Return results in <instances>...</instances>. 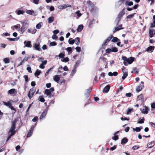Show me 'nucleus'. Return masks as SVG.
<instances>
[{
    "instance_id": "obj_58",
    "label": "nucleus",
    "mask_w": 155,
    "mask_h": 155,
    "mask_svg": "<svg viewBox=\"0 0 155 155\" xmlns=\"http://www.w3.org/2000/svg\"><path fill=\"white\" fill-rule=\"evenodd\" d=\"M120 119L122 120H129V118H127L126 117H121Z\"/></svg>"
},
{
    "instance_id": "obj_49",
    "label": "nucleus",
    "mask_w": 155,
    "mask_h": 155,
    "mask_svg": "<svg viewBox=\"0 0 155 155\" xmlns=\"http://www.w3.org/2000/svg\"><path fill=\"white\" fill-rule=\"evenodd\" d=\"M144 118H143L141 119L140 120L138 121L137 122V123L138 124H143L144 123Z\"/></svg>"
},
{
    "instance_id": "obj_2",
    "label": "nucleus",
    "mask_w": 155,
    "mask_h": 155,
    "mask_svg": "<svg viewBox=\"0 0 155 155\" xmlns=\"http://www.w3.org/2000/svg\"><path fill=\"white\" fill-rule=\"evenodd\" d=\"M3 103L6 106L10 108L12 110H13L14 112L12 113L13 114H15L16 111V109L12 106V103L10 102V101H9L8 102L5 101H3Z\"/></svg>"
},
{
    "instance_id": "obj_47",
    "label": "nucleus",
    "mask_w": 155,
    "mask_h": 155,
    "mask_svg": "<svg viewBox=\"0 0 155 155\" xmlns=\"http://www.w3.org/2000/svg\"><path fill=\"white\" fill-rule=\"evenodd\" d=\"M72 38H70L68 40V42L70 44L72 45L75 42V40H71V39Z\"/></svg>"
},
{
    "instance_id": "obj_60",
    "label": "nucleus",
    "mask_w": 155,
    "mask_h": 155,
    "mask_svg": "<svg viewBox=\"0 0 155 155\" xmlns=\"http://www.w3.org/2000/svg\"><path fill=\"white\" fill-rule=\"evenodd\" d=\"M34 126L33 125L31 126L29 131L31 132V133H33L34 130Z\"/></svg>"
},
{
    "instance_id": "obj_5",
    "label": "nucleus",
    "mask_w": 155,
    "mask_h": 155,
    "mask_svg": "<svg viewBox=\"0 0 155 155\" xmlns=\"http://www.w3.org/2000/svg\"><path fill=\"white\" fill-rule=\"evenodd\" d=\"M35 91L36 89L34 87H32L29 90L28 94V96L30 99H31L33 96Z\"/></svg>"
},
{
    "instance_id": "obj_4",
    "label": "nucleus",
    "mask_w": 155,
    "mask_h": 155,
    "mask_svg": "<svg viewBox=\"0 0 155 155\" xmlns=\"http://www.w3.org/2000/svg\"><path fill=\"white\" fill-rule=\"evenodd\" d=\"M23 25L20 28V31L22 34H23L28 28V24L25 21H24L22 23Z\"/></svg>"
},
{
    "instance_id": "obj_16",
    "label": "nucleus",
    "mask_w": 155,
    "mask_h": 155,
    "mask_svg": "<svg viewBox=\"0 0 155 155\" xmlns=\"http://www.w3.org/2000/svg\"><path fill=\"white\" fill-rule=\"evenodd\" d=\"M125 8H124L123 10L120 12L117 16L122 18L123 15L125 14Z\"/></svg>"
},
{
    "instance_id": "obj_53",
    "label": "nucleus",
    "mask_w": 155,
    "mask_h": 155,
    "mask_svg": "<svg viewBox=\"0 0 155 155\" xmlns=\"http://www.w3.org/2000/svg\"><path fill=\"white\" fill-rule=\"evenodd\" d=\"M139 148V146H134L132 147V149L134 150L138 149Z\"/></svg>"
},
{
    "instance_id": "obj_57",
    "label": "nucleus",
    "mask_w": 155,
    "mask_h": 155,
    "mask_svg": "<svg viewBox=\"0 0 155 155\" xmlns=\"http://www.w3.org/2000/svg\"><path fill=\"white\" fill-rule=\"evenodd\" d=\"M106 53H110L111 52V49L110 48H107L105 50Z\"/></svg>"
},
{
    "instance_id": "obj_11",
    "label": "nucleus",
    "mask_w": 155,
    "mask_h": 155,
    "mask_svg": "<svg viewBox=\"0 0 155 155\" xmlns=\"http://www.w3.org/2000/svg\"><path fill=\"white\" fill-rule=\"evenodd\" d=\"M110 85L108 84L106 86L103 90V92L104 93H107L110 88Z\"/></svg>"
},
{
    "instance_id": "obj_20",
    "label": "nucleus",
    "mask_w": 155,
    "mask_h": 155,
    "mask_svg": "<svg viewBox=\"0 0 155 155\" xmlns=\"http://www.w3.org/2000/svg\"><path fill=\"white\" fill-rule=\"evenodd\" d=\"M45 94L49 96V97H51V94L50 91L48 89H46L45 90Z\"/></svg>"
},
{
    "instance_id": "obj_32",
    "label": "nucleus",
    "mask_w": 155,
    "mask_h": 155,
    "mask_svg": "<svg viewBox=\"0 0 155 155\" xmlns=\"http://www.w3.org/2000/svg\"><path fill=\"white\" fill-rule=\"evenodd\" d=\"M68 52L69 54H71L72 52V49L71 47H68L66 49Z\"/></svg>"
},
{
    "instance_id": "obj_7",
    "label": "nucleus",
    "mask_w": 155,
    "mask_h": 155,
    "mask_svg": "<svg viewBox=\"0 0 155 155\" xmlns=\"http://www.w3.org/2000/svg\"><path fill=\"white\" fill-rule=\"evenodd\" d=\"M137 101H139V104L141 105L144 102L143 95L142 94H141L137 96Z\"/></svg>"
},
{
    "instance_id": "obj_62",
    "label": "nucleus",
    "mask_w": 155,
    "mask_h": 155,
    "mask_svg": "<svg viewBox=\"0 0 155 155\" xmlns=\"http://www.w3.org/2000/svg\"><path fill=\"white\" fill-rule=\"evenodd\" d=\"M76 14H77L78 16L79 17H80L81 15V14L80 13L79 11H78L76 12Z\"/></svg>"
},
{
    "instance_id": "obj_13",
    "label": "nucleus",
    "mask_w": 155,
    "mask_h": 155,
    "mask_svg": "<svg viewBox=\"0 0 155 155\" xmlns=\"http://www.w3.org/2000/svg\"><path fill=\"white\" fill-rule=\"evenodd\" d=\"M24 44H25V47L28 48H31L32 47L31 42L30 41H25L24 42Z\"/></svg>"
},
{
    "instance_id": "obj_17",
    "label": "nucleus",
    "mask_w": 155,
    "mask_h": 155,
    "mask_svg": "<svg viewBox=\"0 0 155 155\" xmlns=\"http://www.w3.org/2000/svg\"><path fill=\"white\" fill-rule=\"evenodd\" d=\"M144 86L142 85V84H140L138 86H137L136 88V91L137 92H139L141 91L143 87Z\"/></svg>"
},
{
    "instance_id": "obj_29",
    "label": "nucleus",
    "mask_w": 155,
    "mask_h": 155,
    "mask_svg": "<svg viewBox=\"0 0 155 155\" xmlns=\"http://www.w3.org/2000/svg\"><path fill=\"white\" fill-rule=\"evenodd\" d=\"M9 132L11 133V134H10V135L7 138V139L6 140V141H8L9 140V139L11 138V137L12 136H13V135L15 134V132H14V131L10 132V131H9Z\"/></svg>"
},
{
    "instance_id": "obj_18",
    "label": "nucleus",
    "mask_w": 155,
    "mask_h": 155,
    "mask_svg": "<svg viewBox=\"0 0 155 155\" xmlns=\"http://www.w3.org/2000/svg\"><path fill=\"white\" fill-rule=\"evenodd\" d=\"M155 144V141H153L148 143L147 144V147L148 148H151L153 147Z\"/></svg>"
},
{
    "instance_id": "obj_44",
    "label": "nucleus",
    "mask_w": 155,
    "mask_h": 155,
    "mask_svg": "<svg viewBox=\"0 0 155 155\" xmlns=\"http://www.w3.org/2000/svg\"><path fill=\"white\" fill-rule=\"evenodd\" d=\"M111 52H116L118 51L117 48L115 47L112 48V49H111Z\"/></svg>"
},
{
    "instance_id": "obj_48",
    "label": "nucleus",
    "mask_w": 155,
    "mask_h": 155,
    "mask_svg": "<svg viewBox=\"0 0 155 155\" xmlns=\"http://www.w3.org/2000/svg\"><path fill=\"white\" fill-rule=\"evenodd\" d=\"M151 107L152 108V110H153V109H155V102H153L151 104Z\"/></svg>"
},
{
    "instance_id": "obj_28",
    "label": "nucleus",
    "mask_w": 155,
    "mask_h": 155,
    "mask_svg": "<svg viewBox=\"0 0 155 155\" xmlns=\"http://www.w3.org/2000/svg\"><path fill=\"white\" fill-rule=\"evenodd\" d=\"M60 78L58 75H57L54 76V80L55 81L58 82L60 80Z\"/></svg>"
},
{
    "instance_id": "obj_14",
    "label": "nucleus",
    "mask_w": 155,
    "mask_h": 155,
    "mask_svg": "<svg viewBox=\"0 0 155 155\" xmlns=\"http://www.w3.org/2000/svg\"><path fill=\"white\" fill-rule=\"evenodd\" d=\"M122 71L123 73V75L122 78L123 80H124L127 76L128 75V74L127 72L126 71H125V69H122Z\"/></svg>"
},
{
    "instance_id": "obj_1",
    "label": "nucleus",
    "mask_w": 155,
    "mask_h": 155,
    "mask_svg": "<svg viewBox=\"0 0 155 155\" xmlns=\"http://www.w3.org/2000/svg\"><path fill=\"white\" fill-rule=\"evenodd\" d=\"M88 7L90 11L91 12H94L96 10V8L94 5L91 1L87 2Z\"/></svg>"
},
{
    "instance_id": "obj_15",
    "label": "nucleus",
    "mask_w": 155,
    "mask_h": 155,
    "mask_svg": "<svg viewBox=\"0 0 155 155\" xmlns=\"http://www.w3.org/2000/svg\"><path fill=\"white\" fill-rule=\"evenodd\" d=\"M122 26V25H120L118 26L117 27H115V28L114 30L113 31V33H115V32H117V31H118L121 29H123L124 28H122V27L120 28V27H121Z\"/></svg>"
},
{
    "instance_id": "obj_26",
    "label": "nucleus",
    "mask_w": 155,
    "mask_h": 155,
    "mask_svg": "<svg viewBox=\"0 0 155 155\" xmlns=\"http://www.w3.org/2000/svg\"><path fill=\"white\" fill-rule=\"evenodd\" d=\"M91 90H92L91 88L87 90V92H86V93H85V95L86 96V97H87L89 96V95H90V92H91Z\"/></svg>"
},
{
    "instance_id": "obj_42",
    "label": "nucleus",
    "mask_w": 155,
    "mask_h": 155,
    "mask_svg": "<svg viewBox=\"0 0 155 155\" xmlns=\"http://www.w3.org/2000/svg\"><path fill=\"white\" fill-rule=\"evenodd\" d=\"M135 13H134L133 14H132L131 15H129L128 16H127L126 17V18L127 19H129L130 18H133V16L135 14Z\"/></svg>"
},
{
    "instance_id": "obj_63",
    "label": "nucleus",
    "mask_w": 155,
    "mask_h": 155,
    "mask_svg": "<svg viewBox=\"0 0 155 155\" xmlns=\"http://www.w3.org/2000/svg\"><path fill=\"white\" fill-rule=\"evenodd\" d=\"M41 24H40L39 23V24H38L37 25H36V28H37V29H40L41 28Z\"/></svg>"
},
{
    "instance_id": "obj_8",
    "label": "nucleus",
    "mask_w": 155,
    "mask_h": 155,
    "mask_svg": "<svg viewBox=\"0 0 155 155\" xmlns=\"http://www.w3.org/2000/svg\"><path fill=\"white\" fill-rule=\"evenodd\" d=\"M135 58L132 57H130L127 58V61H124L123 63L125 65L127 66V62H128L129 64H130L132 63L134 60Z\"/></svg>"
},
{
    "instance_id": "obj_9",
    "label": "nucleus",
    "mask_w": 155,
    "mask_h": 155,
    "mask_svg": "<svg viewBox=\"0 0 155 155\" xmlns=\"http://www.w3.org/2000/svg\"><path fill=\"white\" fill-rule=\"evenodd\" d=\"M48 111V108H46L43 112L40 117V120H41L43 119L46 115Z\"/></svg>"
},
{
    "instance_id": "obj_56",
    "label": "nucleus",
    "mask_w": 155,
    "mask_h": 155,
    "mask_svg": "<svg viewBox=\"0 0 155 155\" xmlns=\"http://www.w3.org/2000/svg\"><path fill=\"white\" fill-rule=\"evenodd\" d=\"M75 49L78 52H80L81 51V48L79 47H77L75 48Z\"/></svg>"
},
{
    "instance_id": "obj_21",
    "label": "nucleus",
    "mask_w": 155,
    "mask_h": 155,
    "mask_svg": "<svg viewBox=\"0 0 155 155\" xmlns=\"http://www.w3.org/2000/svg\"><path fill=\"white\" fill-rule=\"evenodd\" d=\"M128 141V139L126 137H124L121 141V144L122 145L126 143Z\"/></svg>"
},
{
    "instance_id": "obj_3",
    "label": "nucleus",
    "mask_w": 155,
    "mask_h": 155,
    "mask_svg": "<svg viewBox=\"0 0 155 155\" xmlns=\"http://www.w3.org/2000/svg\"><path fill=\"white\" fill-rule=\"evenodd\" d=\"M18 121V118H15L14 119L13 121H12V126L11 128L10 129V132H15V130L16 128V124Z\"/></svg>"
},
{
    "instance_id": "obj_23",
    "label": "nucleus",
    "mask_w": 155,
    "mask_h": 155,
    "mask_svg": "<svg viewBox=\"0 0 155 155\" xmlns=\"http://www.w3.org/2000/svg\"><path fill=\"white\" fill-rule=\"evenodd\" d=\"M34 47L36 50H37L38 51H40L41 50V49L40 47L39 44H35Z\"/></svg>"
},
{
    "instance_id": "obj_30",
    "label": "nucleus",
    "mask_w": 155,
    "mask_h": 155,
    "mask_svg": "<svg viewBox=\"0 0 155 155\" xmlns=\"http://www.w3.org/2000/svg\"><path fill=\"white\" fill-rule=\"evenodd\" d=\"M54 20V18L53 16H51L49 17L48 18V23H51Z\"/></svg>"
},
{
    "instance_id": "obj_46",
    "label": "nucleus",
    "mask_w": 155,
    "mask_h": 155,
    "mask_svg": "<svg viewBox=\"0 0 155 155\" xmlns=\"http://www.w3.org/2000/svg\"><path fill=\"white\" fill-rule=\"evenodd\" d=\"M62 7L63 8V9H64L66 8L67 7H71V5H66V4H64L62 5Z\"/></svg>"
},
{
    "instance_id": "obj_24",
    "label": "nucleus",
    "mask_w": 155,
    "mask_h": 155,
    "mask_svg": "<svg viewBox=\"0 0 155 155\" xmlns=\"http://www.w3.org/2000/svg\"><path fill=\"white\" fill-rule=\"evenodd\" d=\"M74 40H75V43L77 45H78L79 44L80 41V39L79 38H76Z\"/></svg>"
},
{
    "instance_id": "obj_61",
    "label": "nucleus",
    "mask_w": 155,
    "mask_h": 155,
    "mask_svg": "<svg viewBox=\"0 0 155 155\" xmlns=\"http://www.w3.org/2000/svg\"><path fill=\"white\" fill-rule=\"evenodd\" d=\"M34 126L33 125L31 126L29 131L31 132V133H33L34 130Z\"/></svg>"
},
{
    "instance_id": "obj_50",
    "label": "nucleus",
    "mask_w": 155,
    "mask_h": 155,
    "mask_svg": "<svg viewBox=\"0 0 155 155\" xmlns=\"http://www.w3.org/2000/svg\"><path fill=\"white\" fill-rule=\"evenodd\" d=\"M56 42L55 41L51 42L50 43V46H55L57 45Z\"/></svg>"
},
{
    "instance_id": "obj_43",
    "label": "nucleus",
    "mask_w": 155,
    "mask_h": 155,
    "mask_svg": "<svg viewBox=\"0 0 155 155\" xmlns=\"http://www.w3.org/2000/svg\"><path fill=\"white\" fill-rule=\"evenodd\" d=\"M25 12L21 10H18L17 11V14L18 15H20V14H23Z\"/></svg>"
},
{
    "instance_id": "obj_37",
    "label": "nucleus",
    "mask_w": 155,
    "mask_h": 155,
    "mask_svg": "<svg viewBox=\"0 0 155 155\" xmlns=\"http://www.w3.org/2000/svg\"><path fill=\"white\" fill-rule=\"evenodd\" d=\"M26 13L27 14L32 15L33 13H34V12L33 11H32L31 10H27L26 12Z\"/></svg>"
},
{
    "instance_id": "obj_35",
    "label": "nucleus",
    "mask_w": 155,
    "mask_h": 155,
    "mask_svg": "<svg viewBox=\"0 0 155 155\" xmlns=\"http://www.w3.org/2000/svg\"><path fill=\"white\" fill-rule=\"evenodd\" d=\"M76 67H77L75 66L74 68L72 70V71L71 72V74H70V75L71 76H73L75 73L76 71Z\"/></svg>"
},
{
    "instance_id": "obj_41",
    "label": "nucleus",
    "mask_w": 155,
    "mask_h": 155,
    "mask_svg": "<svg viewBox=\"0 0 155 155\" xmlns=\"http://www.w3.org/2000/svg\"><path fill=\"white\" fill-rule=\"evenodd\" d=\"M24 78L25 79V81L26 82H27L29 80V79L28 78V76L27 75H25L23 76Z\"/></svg>"
},
{
    "instance_id": "obj_36",
    "label": "nucleus",
    "mask_w": 155,
    "mask_h": 155,
    "mask_svg": "<svg viewBox=\"0 0 155 155\" xmlns=\"http://www.w3.org/2000/svg\"><path fill=\"white\" fill-rule=\"evenodd\" d=\"M69 58L67 57L65 58H64L63 59H61V61L63 62H67L69 61Z\"/></svg>"
},
{
    "instance_id": "obj_33",
    "label": "nucleus",
    "mask_w": 155,
    "mask_h": 155,
    "mask_svg": "<svg viewBox=\"0 0 155 155\" xmlns=\"http://www.w3.org/2000/svg\"><path fill=\"white\" fill-rule=\"evenodd\" d=\"M113 38V39L111 40V41L113 42H116L120 41V40L117 38V37H114Z\"/></svg>"
},
{
    "instance_id": "obj_25",
    "label": "nucleus",
    "mask_w": 155,
    "mask_h": 155,
    "mask_svg": "<svg viewBox=\"0 0 155 155\" xmlns=\"http://www.w3.org/2000/svg\"><path fill=\"white\" fill-rule=\"evenodd\" d=\"M122 18H121L120 17H119V16H117V17L116 18V19H115V22L117 23V25L118 26L119 25V23L121 19Z\"/></svg>"
},
{
    "instance_id": "obj_38",
    "label": "nucleus",
    "mask_w": 155,
    "mask_h": 155,
    "mask_svg": "<svg viewBox=\"0 0 155 155\" xmlns=\"http://www.w3.org/2000/svg\"><path fill=\"white\" fill-rule=\"evenodd\" d=\"M41 73V71L40 70L38 69L37 70L36 72L35 73V76H38Z\"/></svg>"
},
{
    "instance_id": "obj_59",
    "label": "nucleus",
    "mask_w": 155,
    "mask_h": 155,
    "mask_svg": "<svg viewBox=\"0 0 155 155\" xmlns=\"http://www.w3.org/2000/svg\"><path fill=\"white\" fill-rule=\"evenodd\" d=\"M38 119V117L37 116L35 117L32 120L34 122H35Z\"/></svg>"
},
{
    "instance_id": "obj_55",
    "label": "nucleus",
    "mask_w": 155,
    "mask_h": 155,
    "mask_svg": "<svg viewBox=\"0 0 155 155\" xmlns=\"http://www.w3.org/2000/svg\"><path fill=\"white\" fill-rule=\"evenodd\" d=\"M133 130L137 132H140V128L139 127H136L135 129L133 128Z\"/></svg>"
},
{
    "instance_id": "obj_6",
    "label": "nucleus",
    "mask_w": 155,
    "mask_h": 155,
    "mask_svg": "<svg viewBox=\"0 0 155 155\" xmlns=\"http://www.w3.org/2000/svg\"><path fill=\"white\" fill-rule=\"evenodd\" d=\"M113 37L112 35H110L109 37H107V39L104 41L102 45V47L103 48H104V47L107 45L109 42L111 40L112 38Z\"/></svg>"
},
{
    "instance_id": "obj_10",
    "label": "nucleus",
    "mask_w": 155,
    "mask_h": 155,
    "mask_svg": "<svg viewBox=\"0 0 155 155\" xmlns=\"http://www.w3.org/2000/svg\"><path fill=\"white\" fill-rule=\"evenodd\" d=\"M149 37L151 38L155 36V30L153 28H151L149 31Z\"/></svg>"
},
{
    "instance_id": "obj_64",
    "label": "nucleus",
    "mask_w": 155,
    "mask_h": 155,
    "mask_svg": "<svg viewBox=\"0 0 155 155\" xmlns=\"http://www.w3.org/2000/svg\"><path fill=\"white\" fill-rule=\"evenodd\" d=\"M54 34L56 35L59 32V31L58 30H55L53 31Z\"/></svg>"
},
{
    "instance_id": "obj_19",
    "label": "nucleus",
    "mask_w": 155,
    "mask_h": 155,
    "mask_svg": "<svg viewBox=\"0 0 155 155\" xmlns=\"http://www.w3.org/2000/svg\"><path fill=\"white\" fill-rule=\"evenodd\" d=\"M154 48V46H150L148 47L147 50L146 51H147L149 52L150 51L151 52H152Z\"/></svg>"
},
{
    "instance_id": "obj_22",
    "label": "nucleus",
    "mask_w": 155,
    "mask_h": 155,
    "mask_svg": "<svg viewBox=\"0 0 155 155\" xmlns=\"http://www.w3.org/2000/svg\"><path fill=\"white\" fill-rule=\"evenodd\" d=\"M16 90L15 89L12 88L8 91V94H12L15 93L16 92Z\"/></svg>"
},
{
    "instance_id": "obj_52",
    "label": "nucleus",
    "mask_w": 155,
    "mask_h": 155,
    "mask_svg": "<svg viewBox=\"0 0 155 155\" xmlns=\"http://www.w3.org/2000/svg\"><path fill=\"white\" fill-rule=\"evenodd\" d=\"M65 56V55L64 54L62 53H60L58 55V57L61 58H64Z\"/></svg>"
},
{
    "instance_id": "obj_45",
    "label": "nucleus",
    "mask_w": 155,
    "mask_h": 155,
    "mask_svg": "<svg viewBox=\"0 0 155 155\" xmlns=\"http://www.w3.org/2000/svg\"><path fill=\"white\" fill-rule=\"evenodd\" d=\"M20 26V25L19 24H17L16 25L14 26H12L11 27V28L13 30L14 29V28H19Z\"/></svg>"
},
{
    "instance_id": "obj_54",
    "label": "nucleus",
    "mask_w": 155,
    "mask_h": 155,
    "mask_svg": "<svg viewBox=\"0 0 155 155\" xmlns=\"http://www.w3.org/2000/svg\"><path fill=\"white\" fill-rule=\"evenodd\" d=\"M30 58V56L28 57H25L23 60L24 61V62L25 61H27L28 59Z\"/></svg>"
},
{
    "instance_id": "obj_39",
    "label": "nucleus",
    "mask_w": 155,
    "mask_h": 155,
    "mask_svg": "<svg viewBox=\"0 0 155 155\" xmlns=\"http://www.w3.org/2000/svg\"><path fill=\"white\" fill-rule=\"evenodd\" d=\"M3 61L5 63L7 64L10 62L9 59L8 58H5L3 59Z\"/></svg>"
},
{
    "instance_id": "obj_27",
    "label": "nucleus",
    "mask_w": 155,
    "mask_h": 155,
    "mask_svg": "<svg viewBox=\"0 0 155 155\" xmlns=\"http://www.w3.org/2000/svg\"><path fill=\"white\" fill-rule=\"evenodd\" d=\"M83 28V25H79L77 29V31L78 32H81Z\"/></svg>"
},
{
    "instance_id": "obj_12",
    "label": "nucleus",
    "mask_w": 155,
    "mask_h": 155,
    "mask_svg": "<svg viewBox=\"0 0 155 155\" xmlns=\"http://www.w3.org/2000/svg\"><path fill=\"white\" fill-rule=\"evenodd\" d=\"M27 31L29 33L35 34L37 30L35 28H33L28 29Z\"/></svg>"
},
{
    "instance_id": "obj_40",
    "label": "nucleus",
    "mask_w": 155,
    "mask_h": 155,
    "mask_svg": "<svg viewBox=\"0 0 155 155\" xmlns=\"http://www.w3.org/2000/svg\"><path fill=\"white\" fill-rule=\"evenodd\" d=\"M39 101L42 102H44L45 101V99L42 96H40L39 98Z\"/></svg>"
},
{
    "instance_id": "obj_31",
    "label": "nucleus",
    "mask_w": 155,
    "mask_h": 155,
    "mask_svg": "<svg viewBox=\"0 0 155 155\" xmlns=\"http://www.w3.org/2000/svg\"><path fill=\"white\" fill-rule=\"evenodd\" d=\"M148 109L147 107H146L145 109H143L142 113L144 114H147L148 113Z\"/></svg>"
},
{
    "instance_id": "obj_51",
    "label": "nucleus",
    "mask_w": 155,
    "mask_h": 155,
    "mask_svg": "<svg viewBox=\"0 0 155 155\" xmlns=\"http://www.w3.org/2000/svg\"><path fill=\"white\" fill-rule=\"evenodd\" d=\"M114 136L112 137V139L113 140H116L118 139V136L117 135H114Z\"/></svg>"
},
{
    "instance_id": "obj_34",
    "label": "nucleus",
    "mask_w": 155,
    "mask_h": 155,
    "mask_svg": "<svg viewBox=\"0 0 155 155\" xmlns=\"http://www.w3.org/2000/svg\"><path fill=\"white\" fill-rule=\"evenodd\" d=\"M125 4L126 5L131 6L133 5V3L132 1L128 2L127 1L125 2Z\"/></svg>"
}]
</instances>
